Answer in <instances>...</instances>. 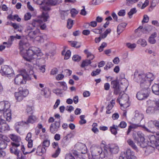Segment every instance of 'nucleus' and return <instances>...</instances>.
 <instances>
[{
    "label": "nucleus",
    "mask_w": 159,
    "mask_h": 159,
    "mask_svg": "<svg viewBox=\"0 0 159 159\" xmlns=\"http://www.w3.org/2000/svg\"><path fill=\"white\" fill-rule=\"evenodd\" d=\"M15 38V37L13 36H11L10 37V38L8 39V40L7 42H4L3 43V44H6V47L8 48H10L12 44V42L14 40V39Z\"/></svg>",
    "instance_id": "393cba45"
},
{
    "label": "nucleus",
    "mask_w": 159,
    "mask_h": 159,
    "mask_svg": "<svg viewBox=\"0 0 159 159\" xmlns=\"http://www.w3.org/2000/svg\"><path fill=\"white\" fill-rule=\"evenodd\" d=\"M126 25L127 24L126 23H122L118 25L117 31L119 35L125 30Z\"/></svg>",
    "instance_id": "5701e85b"
},
{
    "label": "nucleus",
    "mask_w": 159,
    "mask_h": 159,
    "mask_svg": "<svg viewBox=\"0 0 159 159\" xmlns=\"http://www.w3.org/2000/svg\"><path fill=\"white\" fill-rule=\"evenodd\" d=\"M25 125L24 121L19 122L16 123L15 126V129L17 132L20 133V129L21 128V127Z\"/></svg>",
    "instance_id": "a878e982"
},
{
    "label": "nucleus",
    "mask_w": 159,
    "mask_h": 159,
    "mask_svg": "<svg viewBox=\"0 0 159 159\" xmlns=\"http://www.w3.org/2000/svg\"><path fill=\"white\" fill-rule=\"evenodd\" d=\"M108 148L110 149V151L112 154H116L119 151V148L117 145L115 144H112L110 145Z\"/></svg>",
    "instance_id": "412c9836"
},
{
    "label": "nucleus",
    "mask_w": 159,
    "mask_h": 159,
    "mask_svg": "<svg viewBox=\"0 0 159 159\" xmlns=\"http://www.w3.org/2000/svg\"><path fill=\"white\" fill-rule=\"evenodd\" d=\"M84 52L87 55L88 58L90 57H92L91 60H93L94 58V56L91 53V52L88 51L87 49H85L84 51Z\"/></svg>",
    "instance_id": "de8ad7c7"
},
{
    "label": "nucleus",
    "mask_w": 159,
    "mask_h": 159,
    "mask_svg": "<svg viewBox=\"0 0 159 159\" xmlns=\"http://www.w3.org/2000/svg\"><path fill=\"white\" fill-rule=\"evenodd\" d=\"M157 36V34L156 32H154L150 36L148 39V41L151 44H154L156 43V41L155 38Z\"/></svg>",
    "instance_id": "cd10ccee"
},
{
    "label": "nucleus",
    "mask_w": 159,
    "mask_h": 159,
    "mask_svg": "<svg viewBox=\"0 0 159 159\" xmlns=\"http://www.w3.org/2000/svg\"><path fill=\"white\" fill-rule=\"evenodd\" d=\"M81 59V57L77 55H74L72 57L73 60L75 61H79Z\"/></svg>",
    "instance_id": "bf43d9fd"
},
{
    "label": "nucleus",
    "mask_w": 159,
    "mask_h": 159,
    "mask_svg": "<svg viewBox=\"0 0 159 159\" xmlns=\"http://www.w3.org/2000/svg\"><path fill=\"white\" fill-rule=\"evenodd\" d=\"M152 91L156 95L159 94V85L155 84L152 87Z\"/></svg>",
    "instance_id": "c756f323"
},
{
    "label": "nucleus",
    "mask_w": 159,
    "mask_h": 159,
    "mask_svg": "<svg viewBox=\"0 0 159 159\" xmlns=\"http://www.w3.org/2000/svg\"><path fill=\"white\" fill-rule=\"evenodd\" d=\"M154 111V108L152 107H149L147 109L146 111L147 113L150 114L153 113Z\"/></svg>",
    "instance_id": "864d4df0"
},
{
    "label": "nucleus",
    "mask_w": 159,
    "mask_h": 159,
    "mask_svg": "<svg viewBox=\"0 0 159 159\" xmlns=\"http://www.w3.org/2000/svg\"><path fill=\"white\" fill-rule=\"evenodd\" d=\"M19 44L20 54L25 59L30 63H27L26 65L29 64L33 66V64L31 63L33 62L34 59L39 56H42V53L39 48L36 47H30L28 50L25 49V48L29 46V43L23 40H20Z\"/></svg>",
    "instance_id": "f257e3e1"
},
{
    "label": "nucleus",
    "mask_w": 159,
    "mask_h": 159,
    "mask_svg": "<svg viewBox=\"0 0 159 159\" xmlns=\"http://www.w3.org/2000/svg\"><path fill=\"white\" fill-rule=\"evenodd\" d=\"M43 23L42 20L40 19H35L33 20L31 25L34 27L38 26L39 25Z\"/></svg>",
    "instance_id": "473e14b6"
},
{
    "label": "nucleus",
    "mask_w": 159,
    "mask_h": 159,
    "mask_svg": "<svg viewBox=\"0 0 159 159\" xmlns=\"http://www.w3.org/2000/svg\"><path fill=\"white\" fill-rule=\"evenodd\" d=\"M11 111L9 109L3 112V116L7 121H10L11 119Z\"/></svg>",
    "instance_id": "4be33fe9"
},
{
    "label": "nucleus",
    "mask_w": 159,
    "mask_h": 159,
    "mask_svg": "<svg viewBox=\"0 0 159 159\" xmlns=\"http://www.w3.org/2000/svg\"><path fill=\"white\" fill-rule=\"evenodd\" d=\"M26 112L28 114H32L33 113V108L31 107H27Z\"/></svg>",
    "instance_id": "4d7b16f0"
},
{
    "label": "nucleus",
    "mask_w": 159,
    "mask_h": 159,
    "mask_svg": "<svg viewBox=\"0 0 159 159\" xmlns=\"http://www.w3.org/2000/svg\"><path fill=\"white\" fill-rule=\"evenodd\" d=\"M35 41L39 42H42L43 41V39L42 36L40 35L36 36L34 39Z\"/></svg>",
    "instance_id": "3c124183"
},
{
    "label": "nucleus",
    "mask_w": 159,
    "mask_h": 159,
    "mask_svg": "<svg viewBox=\"0 0 159 159\" xmlns=\"http://www.w3.org/2000/svg\"><path fill=\"white\" fill-rule=\"evenodd\" d=\"M9 137L13 141L11 143L12 146L10 149V152L16 153V151L18 149V148L20 146V143H21L20 138L14 134H10L9 135Z\"/></svg>",
    "instance_id": "39448f33"
},
{
    "label": "nucleus",
    "mask_w": 159,
    "mask_h": 159,
    "mask_svg": "<svg viewBox=\"0 0 159 159\" xmlns=\"http://www.w3.org/2000/svg\"><path fill=\"white\" fill-rule=\"evenodd\" d=\"M111 84L113 88L119 87V83L116 80H114L111 82Z\"/></svg>",
    "instance_id": "69168bd1"
},
{
    "label": "nucleus",
    "mask_w": 159,
    "mask_h": 159,
    "mask_svg": "<svg viewBox=\"0 0 159 159\" xmlns=\"http://www.w3.org/2000/svg\"><path fill=\"white\" fill-rule=\"evenodd\" d=\"M31 15L30 13L28 12L25 14L24 16L25 20H27L30 19Z\"/></svg>",
    "instance_id": "774afa93"
},
{
    "label": "nucleus",
    "mask_w": 159,
    "mask_h": 159,
    "mask_svg": "<svg viewBox=\"0 0 159 159\" xmlns=\"http://www.w3.org/2000/svg\"><path fill=\"white\" fill-rule=\"evenodd\" d=\"M7 143L4 141L0 140V149H3L6 148Z\"/></svg>",
    "instance_id": "79ce46f5"
},
{
    "label": "nucleus",
    "mask_w": 159,
    "mask_h": 159,
    "mask_svg": "<svg viewBox=\"0 0 159 159\" xmlns=\"http://www.w3.org/2000/svg\"><path fill=\"white\" fill-rule=\"evenodd\" d=\"M143 118V114L140 113L138 111H136L135 112L134 118V120L141 121Z\"/></svg>",
    "instance_id": "b1692460"
},
{
    "label": "nucleus",
    "mask_w": 159,
    "mask_h": 159,
    "mask_svg": "<svg viewBox=\"0 0 159 159\" xmlns=\"http://www.w3.org/2000/svg\"><path fill=\"white\" fill-rule=\"evenodd\" d=\"M20 149H21L22 152H23L24 155H25L28 154H30L31 153L34 152L36 149L35 148H34L31 151H28L27 152H25V148L24 146L22 145H21L20 147Z\"/></svg>",
    "instance_id": "f704fd0d"
},
{
    "label": "nucleus",
    "mask_w": 159,
    "mask_h": 159,
    "mask_svg": "<svg viewBox=\"0 0 159 159\" xmlns=\"http://www.w3.org/2000/svg\"><path fill=\"white\" fill-rule=\"evenodd\" d=\"M107 46V44L105 42L102 43L98 49L99 51L100 52L102 51L103 50V49Z\"/></svg>",
    "instance_id": "0e129e2a"
},
{
    "label": "nucleus",
    "mask_w": 159,
    "mask_h": 159,
    "mask_svg": "<svg viewBox=\"0 0 159 159\" xmlns=\"http://www.w3.org/2000/svg\"><path fill=\"white\" fill-rule=\"evenodd\" d=\"M137 12V11L135 8H133L131 9L130 11L128 13V15L129 16L130 18H131L132 17V15L136 13Z\"/></svg>",
    "instance_id": "c03bdc74"
},
{
    "label": "nucleus",
    "mask_w": 159,
    "mask_h": 159,
    "mask_svg": "<svg viewBox=\"0 0 159 159\" xmlns=\"http://www.w3.org/2000/svg\"><path fill=\"white\" fill-rule=\"evenodd\" d=\"M41 8L44 11H43L42 13V16L43 18L44 21L46 22L47 20L48 19L49 17V16L48 14L46 11H49L50 9L49 7L46 6H42Z\"/></svg>",
    "instance_id": "f3484780"
},
{
    "label": "nucleus",
    "mask_w": 159,
    "mask_h": 159,
    "mask_svg": "<svg viewBox=\"0 0 159 159\" xmlns=\"http://www.w3.org/2000/svg\"><path fill=\"white\" fill-rule=\"evenodd\" d=\"M61 89H54L52 90V92L56 94L57 95H59L61 94Z\"/></svg>",
    "instance_id": "13d9d810"
},
{
    "label": "nucleus",
    "mask_w": 159,
    "mask_h": 159,
    "mask_svg": "<svg viewBox=\"0 0 159 159\" xmlns=\"http://www.w3.org/2000/svg\"><path fill=\"white\" fill-rule=\"evenodd\" d=\"M110 130L111 133L115 135H116L117 133V131L118 130V126L117 125H113L111 126L110 127Z\"/></svg>",
    "instance_id": "bb28decb"
},
{
    "label": "nucleus",
    "mask_w": 159,
    "mask_h": 159,
    "mask_svg": "<svg viewBox=\"0 0 159 159\" xmlns=\"http://www.w3.org/2000/svg\"><path fill=\"white\" fill-rule=\"evenodd\" d=\"M138 0H127L126 5L129 6L130 4H133L138 2Z\"/></svg>",
    "instance_id": "e2e57ef3"
},
{
    "label": "nucleus",
    "mask_w": 159,
    "mask_h": 159,
    "mask_svg": "<svg viewBox=\"0 0 159 159\" xmlns=\"http://www.w3.org/2000/svg\"><path fill=\"white\" fill-rule=\"evenodd\" d=\"M134 80L137 82L140 83V88H149L150 82L154 79L153 74L150 73L147 74L135 72L134 74Z\"/></svg>",
    "instance_id": "f03ea898"
},
{
    "label": "nucleus",
    "mask_w": 159,
    "mask_h": 159,
    "mask_svg": "<svg viewBox=\"0 0 159 159\" xmlns=\"http://www.w3.org/2000/svg\"><path fill=\"white\" fill-rule=\"evenodd\" d=\"M16 153L15 152H11L12 153L16 155L18 159H25V157L22 156L21 153L18 149H17Z\"/></svg>",
    "instance_id": "72a5a7b5"
},
{
    "label": "nucleus",
    "mask_w": 159,
    "mask_h": 159,
    "mask_svg": "<svg viewBox=\"0 0 159 159\" xmlns=\"http://www.w3.org/2000/svg\"><path fill=\"white\" fill-rule=\"evenodd\" d=\"M10 107V103L7 101L0 102V112H3L9 109Z\"/></svg>",
    "instance_id": "2eb2a0df"
},
{
    "label": "nucleus",
    "mask_w": 159,
    "mask_h": 159,
    "mask_svg": "<svg viewBox=\"0 0 159 159\" xmlns=\"http://www.w3.org/2000/svg\"><path fill=\"white\" fill-rule=\"evenodd\" d=\"M67 15L68 14L66 11H62L61 12V17L63 20L65 19V17L67 16Z\"/></svg>",
    "instance_id": "5fc2aeb1"
},
{
    "label": "nucleus",
    "mask_w": 159,
    "mask_h": 159,
    "mask_svg": "<svg viewBox=\"0 0 159 159\" xmlns=\"http://www.w3.org/2000/svg\"><path fill=\"white\" fill-rule=\"evenodd\" d=\"M0 132H2L9 130V127L8 125L5 122L1 125L0 127Z\"/></svg>",
    "instance_id": "c85d7f7f"
},
{
    "label": "nucleus",
    "mask_w": 159,
    "mask_h": 159,
    "mask_svg": "<svg viewBox=\"0 0 159 159\" xmlns=\"http://www.w3.org/2000/svg\"><path fill=\"white\" fill-rule=\"evenodd\" d=\"M127 126V124L126 122L124 121H121L118 125V127H120L122 128H124L126 127Z\"/></svg>",
    "instance_id": "6e6d98bb"
},
{
    "label": "nucleus",
    "mask_w": 159,
    "mask_h": 159,
    "mask_svg": "<svg viewBox=\"0 0 159 159\" xmlns=\"http://www.w3.org/2000/svg\"><path fill=\"white\" fill-rule=\"evenodd\" d=\"M92 31L95 34H101L102 32V29L100 28V29H93L92 30Z\"/></svg>",
    "instance_id": "338daca9"
},
{
    "label": "nucleus",
    "mask_w": 159,
    "mask_h": 159,
    "mask_svg": "<svg viewBox=\"0 0 159 159\" xmlns=\"http://www.w3.org/2000/svg\"><path fill=\"white\" fill-rule=\"evenodd\" d=\"M91 62L90 60H86L83 61L81 65L82 67H84L86 66H88L89 65L91 64Z\"/></svg>",
    "instance_id": "ea45409f"
},
{
    "label": "nucleus",
    "mask_w": 159,
    "mask_h": 159,
    "mask_svg": "<svg viewBox=\"0 0 159 159\" xmlns=\"http://www.w3.org/2000/svg\"><path fill=\"white\" fill-rule=\"evenodd\" d=\"M62 0H47V3L49 5L54 6L61 2Z\"/></svg>",
    "instance_id": "7c9ffc66"
},
{
    "label": "nucleus",
    "mask_w": 159,
    "mask_h": 159,
    "mask_svg": "<svg viewBox=\"0 0 159 159\" xmlns=\"http://www.w3.org/2000/svg\"><path fill=\"white\" fill-rule=\"evenodd\" d=\"M40 93L44 97L48 98L50 96L51 91L48 88L45 87L41 90Z\"/></svg>",
    "instance_id": "6ab92c4d"
},
{
    "label": "nucleus",
    "mask_w": 159,
    "mask_h": 159,
    "mask_svg": "<svg viewBox=\"0 0 159 159\" xmlns=\"http://www.w3.org/2000/svg\"><path fill=\"white\" fill-rule=\"evenodd\" d=\"M50 145V141L48 140H44L42 143V145L43 147H48Z\"/></svg>",
    "instance_id": "8fccbe9b"
},
{
    "label": "nucleus",
    "mask_w": 159,
    "mask_h": 159,
    "mask_svg": "<svg viewBox=\"0 0 159 159\" xmlns=\"http://www.w3.org/2000/svg\"><path fill=\"white\" fill-rule=\"evenodd\" d=\"M46 150L44 147H42L41 146H39L37 149V153H44L45 152Z\"/></svg>",
    "instance_id": "a19ab883"
},
{
    "label": "nucleus",
    "mask_w": 159,
    "mask_h": 159,
    "mask_svg": "<svg viewBox=\"0 0 159 159\" xmlns=\"http://www.w3.org/2000/svg\"><path fill=\"white\" fill-rule=\"evenodd\" d=\"M113 107L114 106L113 105H111L110 104H109L106 108V113L107 114H110L111 113V112H110V111L112 109Z\"/></svg>",
    "instance_id": "680f3d73"
},
{
    "label": "nucleus",
    "mask_w": 159,
    "mask_h": 159,
    "mask_svg": "<svg viewBox=\"0 0 159 159\" xmlns=\"http://www.w3.org/2000/svg\"><path fill=\"white\" fill-rule=\"evenodd\" d=\"M62 55H65L64 59L67 60L68 59L70 56L71 52L69 50H68L65 53V51L64 50L62 52Z\"/></svg>",
    "instance_id": "c9c22d12"
},
{
    "label": "nucleus",
    "mask_w": 159,
    "mask_h": 159,
    "mask_svg": "<svg viewBox=\"0 0 159 159\" xmlns=\"http://www.w3.org/2000/svg\"><path fill=\"white\" fill-rule=\"evenodd\" d=\"M60 121H55L54 123H52L50 125L49 129L50 132L54 134L57 132L59 130L60 126Z\"/></svg>",
    "instance_id": "ddd939ff"
},
{
    "label": "nucleus",
    "mask_w": 159,
    "mask_h": 159,
    "mask_svg": "<svg viewBox=\"0 0 159 159\" xmlns=\"http://www.w3.org/2000/svg\"><path fill=\"white\" fill-rule=\"evenodd\" d=\"M29 93V91L27 89L15 92V96L16 99L18 101H21L23 99L26 97Z\"/></svg>",
    "instance_id": "9b49d317"
},
{
    "label": "nucleus",
    "mask_w": 159,
    "mask_h": 159,
    "mask_svg": "<svg viewBox=\"0 0 159 159\" xmlns=\"http://www.w3.org/2000/svg\"><path fill=\"white\" fill-rule=\"evenodd\" d=\"M138 44H140L142 47H144L147 45L146 41L144 39H141L137 41Z\"/></svg>",
    "instance_id": "4c0bfd02"
},
{
    "label": "nucleus",
    "mask_w": 159,
    "mask_h": 159,
    "mask_svg": "<svg viewBox=\"0 0 159 159\" xmlns=\"http://www.w3.org/2000/svg\"><path fill=\"white\" fill-rule=\"evenodd\" d=\"M134 152L130 149H128L126 151V157L125 158L123 156H120L119 159H136V157L134 155Z\"/></svg>",
    "instance_id": "4468645a"
},
{
    "label": "nucleus",
    "mask_w": 159,
    "mask_h": 159,
    "mask_svg": "<svg viewBox=\"0 0 159 159\" xmlns=\"http://www.w3.org/2000/svg\"><path fill=\"white\" fill-rule=\"evenodd\" d=\"M37 118L33 115L29 116L26 121H24L25 125H28L30 124H33L35 122Z\"/></svg>",
    "instance_id": "a211bd4d"
},
{
    "label": "nucleus",
    "mask_w": 159,
    "mask_h": 159,
    "mask_svg": "<svg viewBox=\"0 0 159 159\" xmlns=\"http://www.w3.org/2000/svg\"><path fill=\"white\" fill-rule=\"evenodd\" d=\"M60 152V149L59 148H58L57 149L55 153L52 155V157L54 158H56L57 157Z\"/></svg>",
    "instance_id": "09e8293b"
},
{
    "label": "nucleus",
    "mask_w": 159,
    "mask_h": 159,
    "mask_svg": "<svg viewBox=\"0 0 159 159\" xmlns=\"http://www.w3.org/2000/svg\"><path fill=\"white\" fill-rule=\"evenodd\" d=\"M101 71V69H97L96 70L93 71L91 73V75L93 76H96L99 74Z\"/></svg>",
    "instance_id": "49530a36"
},
{
    "label": "nucleus",
    "mask_w": 159,
    "mask_h": 159,
    "mask_svg": "<svg viewBox=\"0 0 159 159\" xmlns=\"http://www.w3.org/2000/svg\"><path fill=\"white\" fill-rule=\"evenodd\" d=\"M113 66V65L112 62H108L107 63L105 66L104 68V69L105 70H107Z\"/></svg>",
    "instance_id": "052dcab7"
},
{
    "label": "nucleus",
    "mask_w": 159,
    "mask_h": 159,
    "mask_svg": "<svg viewBox=\"0 0 159 159\" xmlns=\"http://www.w3.org/2000/svg\"><path fill=\"white\" fill-rule=\"evenodd\" d=\"M24 73L17 75L14 79L15 83L16 85H20L25 84L26 80L31 79V77L29 75L33 74V66L28 64L25 66V69L23 70Z\"/></svg>",
    "instance_id": "7ed1b4c3"
},
{
    "label": "nucleus",
    "mask_w": 159,
    "mask_h": 159,
    "mask_svg": "<svg viewBox=\"0 0 159 159\" xmlns=\"http://www.w3.org/2000/svg\"><path fill=\"white\" fill-rule=\"evenodd\" d=\"M73 21L70 19H68L67 22V26L68 29H70L72 27L73 25Z\"/></svg>",
    "instance_id": "a18cd8bd"
},
{
    "label": "nucleus",
    "mask_w": 159,
    "mask_h": 159,
    "mask_svg": "<svg viewBox=\"0 0 159 159\" xmlns=\"http://www.w3.org/2000/svg\"><path fill=\"white\" fill-rule=\"evenodd\" d=\"M70 12L71 16L73 17H74L78 13V11L75 9H71Z\"/></svg>",
    "instance_id": "603ef678"
},
{
    "label": "nucleus",
    "mask_w": 159,
    "mask_h": 159,
    "mask_svg": "<svg viewBox=\"0 0 159 159\" xmlns=\"http://www.w3.org/2000/svg\"><path fill=\"white\" fill-rule=\"evenodd\" d=\"M129 99L128 95L126 93H124L118 98L117 102L119 103L121 106L127 107L129 106Z\"/></svg>",
    "instance_id": "9d476101"
},
{
    "label": "nucleus",
    "mask_w": 159,
    "mask_h": 159,
    "mask_svg": "<svg viewBox=\"0 0 159 159\" xmlns=\"http://www.w3.org/2000/svg\"><path fill=\"white\" fill-rule=\"evenodd\" d=\"M58 84H59L60 85L59 86V87L62 86L63 90L66 91L67 89V87L66 83L64 82H58Z\"/></svg>",
    "instance_id": "37998d69"
},
{
    "label": "nucleus",
    "mask_w": 159,
    "mask_h": 159,
    "mask_svg": "<svg viewBox=\"0 0 159 159\" xmlns=\"http://www.w3.org/2000/svg\"><path fill=\"white\" fill-rule=\"evenodd\" d=\"M157 138L155 136L152 135L150 137L149 140L150 144L149 145L146 146L145 150V152L147 154L152 152L156 148L157 150H159V134H157Z\"/></svg>",
    "instance_id": "20e7f679"
},
{
    "label": "nucleus",
    "mask_w": 159,
    "mask_h": 159,
    "mask_svg": "<svg viewBox=\"0 0 159 159\" xmlns=\"http://www.w3.org/2000/svg\"><path fill=\"white\" fill-rule=\"evenodd\" d=\"M127 47L129 49H131V50H133L134 48L136 47V45L135 43H126Z\"/></svg>",
    "instance_id": "58836bf2"
},
{
    "label": "nucleus",
    "mask_w": 159,
    "mask_h": 159,
    "mask_svg": "<svg viewBox=\"0 0 159 159\" xmlns=\"http://www.w3.org/2000/svg\"><path fill=\"white\" fill-rule=\"evenodd\" d=\"M141 90L138 92L136 94V98L139 100H142L146 99L149 96L150 90L149 88H140Z\"/></svg>",
    "instance_id": "6e6552de"
},
{
    "label": "nucleus",
    "mask_w": 159,
    "mask_h": 159,
    "mask_svg": "<svg viewBox=\"0 0 159 159\" xmlns=\"http://www.w3.org/2000/svg\"><path fill=\"white\" fill-rule=\"evenodd\" d=\"M133 137L138 145L143 148H145L147 145V143L145 141L144 135L141 132L139 131L136 134H133Z\"/></svg>",
    "instance_id": "0eeeda50"
},
{
    "label": "nucleus",
    "mask_w": 159,
    "mask_h": 159,
    "mask_svg": "<svg viewBox=\"0 0 159 159\" xmlns=\"http://www.w3.org/2000/svg\"><path fill=\"white\" fill-rule=\"evenodd\" d=\"M102 154L101 156L102 159L103 158H105L106 159H112L113 158V155L108 147L104 148Z\"/></svg>",
    "instance_id": "f8f14e48"
},
{
    "label": "nucleus",
    "mask_w": 159,
    "mask_h": 159,
    "mask_svg": "<svg viewBox=\"0 0 159 159\" xmlns=\"http://www.w3.org/2000/svg\"><path fill=\"white\" fill-rule=\"evenodd\" d=\"M91 150V156H89V159H102L103 150L100 146H92Z\"/></svg>",
    "instance_id": "423d86ee"
},
{
    "label": "nucleus",
    "mask_w": 159,
    "mask_h": 159,
    "mask_svg": "<svg viewBox=\"0 0 159 159\" xmlns=\"http://www.w3.org/2000/svg\"><path fill=\"white\" fill-rule=\"evenodd\" d=\"M0 73L3 75L11 77L14 75L13 70L11 68L7 65H2L1 67Z\"/></svg>",
    "instance_id": "1a4fd4ad"
},
{
    "label": "nucleus",
    "mask_w": 159,
    "mask_h": 159,
    "mask_svg": "<svg viewBox=\"0 0 159 159\" xmlns=\"http://www.w3.org/2000/svg\"><path fill=\"white\" fill-rule=\"evenodd\" d=\"M40 33L39 30L37 29L33 31H29L28 32V36L31 39H34L37 36L40 35Z\"/></svg>",
    "instance_id": "dca6fc26"
},
{
    "label": "nucleus",
    "mask_w": 159,
    "mask_h": 159,
    "mask_svg": "<svg viewBox=\"0 0 159 159\" xmlns=\"http://www.w3.org/2000/svg\"><path fill=\"white\" fill-rule=\"evenodd\" d=\"M127 142L128 144L134 150L138 152V151L137 147L135 145L134 141L131 139H129Z\"/></svg>",
    "instance_id": "2f4dec72"
},
{
    "label": "nucleus",
    "mask_w": 159,
    "mask_h": 159,
    "mask_svg": "<svg viewBox=\"0 0 159 159\" xmlns=\"http://www.w3.org/2000/svg\"><path fill=\"white\" fill-rule=\"evenodd\" d=\"M8 18L12 20H16L18 22L20 21L21 20V19L17 15L14 16L10 15L8 16Z\"/></svg>",
    "instance_id": "e433bc0d"
},
{
    "label": "nucleus",
    "mask_w": 159,
    "mask_h": 159,
    "mask_svg": "<svg viewBox=\"0 0 159 159\" xmlns=\"http://www.w3.org/2000/svg\"><path fill=\"white\" fill-rule=\"evenodd\" d=\"M77 146L78 149L80 151V153L85 154L87 152V148L84 144L80 143Z\"/></svg>",
    "instance_id": "aec40b11"
}]
</instances>
